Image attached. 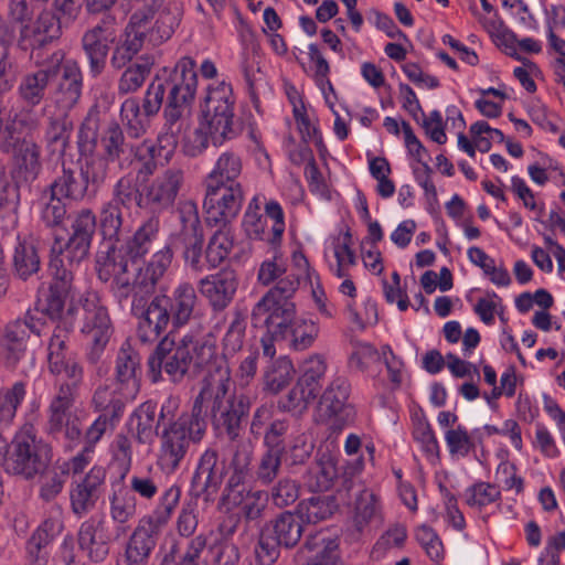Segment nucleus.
Listing matches in <instances>:
<instances>
[{
    "label": "nucleus",
    "instance_id": "f257e3e1",
    "mask_svg": "<svg viewBox=\"0 0 565 565\" xmlns=\"http://www.w3.org/2000/svg\"><path fill=\"white\" fill-rule=\"evenodd\" d=\"M105 249L96 255L98 278L108 282L138 268L158 239L161 222L157 214L145 217L135 230L132 212L103 203L98 214Z\"/></svg>",
    "mask_w": 565,
    "mask_h": 565
},
{
    "label": "nucleus",
    "instance_id": "f03ea898",
    "mask_svg": "<svg viewBox=\"0 0 565 565\" xmlns=\"http://www.w3.org/2000/svg\"><path fill=\"white\" fill-rule=\"evenodd\" d=\"M172 259L171 248L162 247L142 267L110 280L111 295L120 307L131 298L130 313L137 319L136 334L143 344L154 343L171 323L166 295L152 296Z\"/></svg>",
    "mask_w": 565,
    "mask_h": 565
},
{
    "label": "nucleus",
    "instance_id": "7ed1b4c3",
    "mask_svg": "<svg viewBox=\"0 0 565 565\" xmlns=\"http://www.w3.org/2000/svg\"><path fill=\"white\" fill-rule=\"evenodd\" d=\"M232 381L230 369L217 367V377H212L193 401L192 414L207 423L210 417L213 429L218 435H225L231 441L241 437L244 424L248 417L252 401L244 393L231 391Z\"/></svg>",
    "mask_w": 565,
    "mask_h": 565
},
{
    "label": "nucleus",
    "instance_id": "20e7f679",
    "mask_svg": "<svg viewBox=\"0 0 565 565\" xmlns=\"http://www.w3.org/2000/svg\"><path fill=\"white\" fill-rule=\"evenodd\" d=\"M257 281L271 287L255 303L252 323L254 327H268L273 333L282 334L285 323L296 316L292 298L298 290V279L289 275L286 259L275 250L271 257L262 262Z\"/></svg>",
    "mask_w": 565,
    "mask_h": 565
},
{
    "label": "nucleus",
    "instance_id": "39448f33",
    "mask_svg": "<svg viewBox=\"0 0 565 565\" xmlns=\"http://www.w3.org/2000/svg\"><path fill=\"white\" fill-rule=\"evenodd\" d=\"M216 355L212 338H196L184 334L175 343L169 335L163 337L148 359L150 373L160 375L163 371L173 383L182 382L186 376H195Z\"/></svg>",
    "mask_w": 565,
    "mask_h": 565
},
{
    "label": "nucleus",
    "instance_id": "423d86ee",
    "mask_svg": "<svg viewBox=\"0 0 565 565\" xmlns=\"http://www.w3.org/2000/svg\"><path fill=\"white\" fill-rule=\"evenodd\" d=\"M177 407L178 403L173 398H168L160 409V419L171 417L162 424L158 433L157 466L168 475L174 473L181 467L190 447L200 444L207 429V423L198 418V414H192L191 411L173 418Z\"/></svg>",
    "mask_w": 565,
    "mask_h": 565
},
{
    "label": "nucleus",
    "instance_id": "0eeeda50",
    "mask_svg": "<svg viewBox=\"0 0 565 565\" xmlns=\"http://www.w3.org/2000/svg\"><path fill=\"white\" fill-rule=\"evenodd\" d=\"M181 498V488L173 483L162 491L156 508L142 516L130 531L125 544L126 565H148L162 529L171 520Z\"/></svg>",
    "mask_w": 565,
    "mask_h": 565
},
{
    "label": "nucleus",
    "instance_id": "6e6552de",
    "mask_svg": "<svg viewBox=\"0 0 565 565\" xmlns=\"http://www.w3.org/2000/svg\"><path fill=\"white\" fill-rule=\"evenodd\" d=\"M68 307H74V320L79 318V333L84 341L85 359L96 365L97 374L106 373L99 362L114 334V324L108 308L96 294H86L77 302L71 301Z\"/></svg>",
    "mask_w": 565,
    "mask_h": 565
},
{
    "label": "nucleus",
    "instance_id": "1a4fd4ad",
    "mask_svg": "<svg viewBox=\"0 0 565 565\" xmlns=\"http://www.w3.org/2000/svg\"><path fill=\"white\" fill-rule=\"evenodd\" d=\"M52 456L51 445L36 435L32 423H25L11 440L7 473L33 480L46 471Z\"/></svg>",
    "mask_w": 565,
    "mask_h": 565
},
{
    "label": "nucleus",
    "instance_id": "9d476101",
    "mask_svg": "<svg viewBox=\"0 0 565 565\" xmlns=\"http://www.w3.org/2000/svg\"><path fill=\"white\" fill-rule=\"evenodd\" d=\"M177 11H167L154 22L153 29L146 30L128 22L122 38L113 50L110 66L117 71L126 67L141 51L145 42L157 46L168 41L173 35V25L177 23Z\"/></svg>",
    "mask_w": 565,
    "mask_h": 565
},
{
    "label": "nucleus",
    "instance_id": "9b49d317",
    "mask_svg": "<svg viewBox=\"0 0 565 565\" xmlns=\"http://www.w3.org/2000/svg\"><path fill=\"white\" fill-rule=\"evenodd\" d=\"M285 90L292 106V115L301 137V143L290 151L289 158L292 163L305 166V177L309 182V189L316 194L318 193V167L313 150L309 147V143L318 148V128L316 124L311 121L298 89L292 85H286Z\"/></svg>",
    "mask_w": 565,
    "mask_h": 565
},
{
    "label": "nucleus",
    "instance_id": "f8f14e48",
    "mask_svg": "<svg viewBox=\"0 0 565 565\" xmlns=\"http://www.w3.org/2000/svg\"><path fill=\"white\" fill-rule=\"evenodd\" d=\"M350 384L345 377H337L320 396V405H324L326 443L327 447L338 450V437L343 429L354 423L355 409L348 402Z\"/></svg>",
    "mask_w": 565,
    "mask_h": 565
},
{
    "label": "nucleus",
    "instance_id": "ddd939ff",
    "mask_svg": "<svg viewBox=\"0 0 565 565\" xmlns=\"http://www.w3.org/2000/svg\"><path fill=\"white\" fill-rule=\"evenodd\" d=\"M167 89L162 83V76L157 75L146 89L142 106L137 98H126L120 106V119L130 138L138 139L142 137L149 122L148 117L159 113L162 107Z\"/></svg>",
    "mask_w": 565,
    "mask_h": 565
},
{
    "label": "nucleus",
    "instance_id": "4468645a",
    "mask_svg": "<svg viewBox=\"0 0 565 565\" xmlns=\"http://www.w3.org/2000/svg\"><path fill=\"white\" fill-rule=\"evenodd\" d=\"M318 523V497L312 495L299 502L297 515L285 511L266 524L264 529L285 548H292L299 542L307 525Z\"/></svg>",
    "mask_w": 565,
    "mask_h": 565
},
{
    "label": "nucleus",
    "instance_id": "2eb2a0df",
    "mask_svg": "<svg viewBox=\"0 0 565 565\" xmlns=\"http://www.w3.org/2000/svg\"><path fill=\"white\" fill-rule=\"evenodd\" d=\"M203 209L210 226H225L239 214L244 202L242 183H204Z\"/></svg>",
    "mask_w": 565,
    "mask_h": 565
},
{
    "label": "nucleus",
    "instance_id": "dca6fc26",
    "mask_svg": "<svg viewBox=\"0 0 565 565\" xmlns=\"http://www.w3.org/2000/svg\"><path fill=\"white\" fill-rule=\"evenodd\" d=\"M226 473L230 475L228 465L220 457L218 450L206 448L200 455L193 471L190 494L193 498H203L205 502H213Z\"/></svg>",
    "mask_w": 565,
    "mask_h": 565
},
{
    "label": "nucleus",
    "instance_id": "f3484780",
    "mask_svg": "<svg viewBox=\"0 0 565 565\" xmlns=\"http://www.w3.org/2000/svg\"><path fill=\"white\" fill-rule=\"evenodd\" d=\"M328 454H323L320 458V492L330 491L334 488V492L320 495V520L332 516L339 511L340 505L349 500V491L351 481L348 478L339 479L338 458L339 449L332 450L327 447Z\"/></svg>",
    "mask_w": 565,
    "mask_h": 565
},
{
    "label": "nucleus",
    "instance_id": "a211bd4d",
    "mask_svg": "<svg viewBox=\"0 0 565 565\" xmlns=\"http://www.w3.org/2000/svg\"><path fill=\"white\" fill-rule=\"evenodd\" d=\"M253 447L249 443H239L235 447L228 463L230 476L223 489L220 504L230 511L244 502L253 490H247L246 481L250 476Z\"/></svg>",
    "mask_w": 565,
    "mask_h": 565
},
{
    "label": "nucleus",
    "instance_id": "6ab92c4d",
    "mask_svg": "<svg viewBox=\"0 0 565 565\" xmlns=\"http://www.w3.org/2000/svg\"><path fill=\"white\" fill-rule=\"evenodd\" d=\"M233 238L228 233L216 231L204 249V235L190 249L182 253L185 267L194 273H204L217 268L230 255Z\"/></svg>",
    "mask_w": 565,
    "mask_h": 565
},
{
    "label": "nucleus",
    "instance_id": "aec40b11",
    "mask_svg": "<svg viewBox=\"0 0 565 565\" xmlns=\"http://www.w3.org/2000/svg\"><path fill=\"white\" fill-rule=\"evenodd\" d=\"M106 476V468L95 465L84 477L71 482L68 494L73 514L81 519L95 509L105 492Z\"/></svg>",
    "mask_w": 565,
    "mask_h": 565
},
{
    "label": "nucleus",
    "instance_id": "412c9836",
    "mask_svg": "<svg viewBox=\"0 0 565 565\" xmlns=\"http://www.w3.org/2000/svg\"><path fill=\"white\" fill-rule=\"evenodd\" d=\"M81 0H54L53 11L44 10L38 17V26L31 31L35 43L47 45L58 40L62 35V28L70 25L79 14ZM25 32H30L29 29Z\"/></svg>",
    "mask_w": 565,
    "mask_h": 565
},
{
    "label": "nucleus",
    "instance_id": "4be33fe9",
    "mask_svg": "<svg viewBox=\"0 0 565 565\" xmlns=\"http://www.w3.org/2000/svg\"><path fill=\"white\" fill-rule=\"evenodd\" d=\"M236 98L232 84L225 79L211 83L206 87L203 99V118L217 131L222 127L236 128L234 124V106Z\"/></svg>",
    "mask_w": 565,
    "mask_h": 565
},
{
    "label": "nucleus",
    "instance_id": "5701e85b",
    "mask_svg": "<svg viewBox=\"0 0 565 565\" xmlns=\"http://www.w3.org/2000/svg\"><path fill=\"white\" fill-rule=\"evenodd\" d=\"M184 184V172L180 168L170 167L157 174L143 186L146 206L153 213L171 209Z\"/></svg>",
    "mask_w": 565,
    "mask_h": 565
},
{
    "label": "nucleus",
    "instance_id": "b1692460",
    "mask_svg": "<svg viewBox=\"0 0 565 565\" xmlns=\"http://www.w3.org/2000/svg\"><path fill=\"white\" fill-rule=\"evenodd\" d=\"M113 531L104 516L92 515L81 523L77 531V544L87 559L95 564L104 563L109 556Z\"/></svg>",
    "mask_w": 565,
    "mask_h": 565
},
{
    "label": "nucleus",
    "instance_id": "393cba45",
    "mask_svg": "<svg viewBox=\"0 0 565 565\" xmlns=\"http://www.w3.org/2000/svg\"><path fill=\"white\" fill-rule=\"evenodd\" d=\"M96 226L97 217L90 209H82L71 216L68 239L62 242L70 264H81L88 256Z\"/></svg>",
    "mask_w": 565,
    "mask_h": 565
},
{
    "label": "nucleus",
    "instance_id": "a878e982",
    "mask_svg": "<svg viewBox=\"0 0 565 565\" xmlns=\"http://www.w3.org/2000/svg\"><path fill=\"white\" fill-rule=\"evenodd\" d=\"M116 39V32L110 22L105 20L84 32L81 43L88 61V74L98 77L106 67L110 44Z\"/></svg>",
    "mask_w": 565,
    "mask_h": 565
},
{
    "label": "nucleus",
    "instance_id": "bb28decb",
    "mask_svg": "<svg viewBox=\"0 0 565 565\" xmlns=\"http://www.w3.org/2000/svg\"><path fill=\"white\" fill-rule=\"evenodd\" d=\"M162 83L168 92V99L192 105L198 90V68L191 56H182L173 68L163 70Z\"/></svg>",
    "mask_w": 565,
    "mask_h": 565
},
{
    "label": "nucleus",
    "instance_id": "cd10ccee",
    "mask_svg": "<svg viewBox=\"0 0 565 565\" xmlns=\"http://www.w3.org/2000/svg\"><path fill=\"white\" fill-rule=\"evenodd\" d=\"M312 354L301 366V374L288 393L285 401L279 402L282 411L294 414H302L310 404H316L318 397V360Z\"/></svg>",
    "mask_w": 565,
    "mask_h": 565
},
{
    "label": "nucleus",
    "instance_id": "c85d7f7f",
    "mask_svg": "<svg viewBox=\"0 0 565 565\" xmlns=\"http://www.w3.org/2000/svg\"><path fill=\"white\" fill-rule=\"evenodd\" d=\"M177 224L170 234V244L164 247L181 249V253L190 249L198 243L203 234L199 207L193 200L179 202L177 211Z\"/></svg>",
    "mask_w": 565,
    "mask_h": 565
},
{
    "label": "nucleus",
    "instance_id": "c756f323",
    "mask_svg": "<svg viewBox=\"0 0 565 565\" xmlns=\"http://www.w3.org/2000/svg\"><path fill=\"white\" fill-rule=\"evenodd\" d=\"M61 75L51 94V102L62 114H68L79 102L83 93V72L75 60L60 63Z\"/></svg>",
    "mask_w": 565,
    "mask_h": 565
},
{
    "label": "nucleus",
    "instance_id": "7c9ffc66",
    "mask_svg": "<svg viewBox=\"0 0 565 565\" xmlns=\"http://www.w3.org/2000/svg\"><path fill=\"white\" fill-rule=\"evenodd\" d=\"M64 60L62 51L52 54L50 64L42 65L34 72L26 73L20 81L18 94L20 99L30 107L39 106L45 98L50 82L60 72V63Z\"/></svg>",
    "mask_w": 565,
    "mask_h": 565
},
{
    "label": "nucleus",
    "instance_id": "2f4dec72",
    "mask_svg": "<svg viewBox=\"0 0 565 565\" xmlns=\"http://www.w3.org/2000/svg\"><path fill=\"white\" fill-rule=\"evenodd\" d=\"M237 288L238 278L232 269H222L207 275L198 282L200 294L214 312H221L232 303Z\"/></svg>",
    "mask_w": 565,
    "mask_h": 565
},
{
    "label": "nucleus",
    "instance_id": "473e14b6",
    "mask_svg": "<svg viewBox=\"0 0 565 565\" xmlns=\"http://www.w3.org/2000/svg\"><path fill=\"white\" fill-rule=\"evenodd\" d=\"M109 500V518L114 523L113 539L118 542L128 536L131 521L137 515V498L124 483H113Z\"/></svg>",
    "mask_w": 565,
    "mask_h": 565
},
{
    "label": "nucleus",
    "instance_id": "72a5a7b5",
    "mask_svg": "<svg viewBox=\"0 0 565 565\" xmlns=\"http://www.w3.org/2000/svg\"><path fill=\"white\" fill-rule=\"evenodd\" d=\"M140 358L129 342H124L116 356L115 379L116 385L122 388V395L127 398H136L140 380Z\"/></svg>",
    "mask_w": 565,
    "mask_h": 565
},
{
    "label": "nucleus",
    "instance_id": "f704fd0d",
    "mask_svg": "<svg viewBox=\"0 0 565 565\" xmlns=\"http://www.w3.org/2000/svg\"><path fill=\"white\" fill-rule=\"evenodd\" d=\"M24 323L11 320L0 330V356L8 366H15L26 354L29 332Z\"/></svg>",
    "mask_w": 565,
    "mask_h": 565
},
{
    "label": "nucleus",
    "instance_id": "c9c22d12",
    "mask_svg": "<svg viewBox=\"0 0 565 565\" xmlns=\"http://www.w3.org/2000/svg\"><path fill=\"white\" fill-rule=\"evenodd\" d=\"M166 308L169 310L173 328L188 324L199 302L193 285L188 281L180 282L174 287L171 296L166 295Z\"/></svg>",
    "mask_w": 565,
    "mask_h": 565
},
{
    "label": "nucleus",
    "instance_id": "e433bc0d",
    "mask_svg": "<svg viewBox=\"0 0 565 565\" xmlns=\"http://www.w3.org/2000/svg\"><path fill=\"white\" fill-rule=\"evenodd\" d=\"M33 11L29 7L28 0H9L8 2V20L10 23L19 25L18 46L22 51L41 50L45 47L46 43H35L36 38H32V32L38 26V19L33 22Z\"/></svg>",
    "mask_w": 565,
    "mask_h": 565
},
{
    "label": "nucleus",
    "instance_id": "4c0bfd02",
    "mask_svg": "<svg viewBox=\"0 0 565 565\" xmlns=\"http://www.w3.org/2000/svg\"><path fill=\"white\" fill-rule=\"evenodd\" d=\"M238 136L237 128L222 127L217 131L210 125V119L203 118L194 131L188 137L185 142V153L190 157H196L207 149L210 142L213 146H222L225 141L232 140Z\"/></svg>",
    "mask_w": 565,
    "mask_h": 565
},
{
    "label": "nucleus",
    "instance_id": "58836bf2",
    "mask_svg": "<svg viewBox=\"0 0 565 565\" xmlns=\"http://www.w3.org/2000/svg\"><path fill=\"white\" fill-rule=\"evenodd\" d=\"M131 2L135 11L130 15L129 22L132 23V25L145 28L146 30L153 29L154 22L167 11L178 12V20L173 25V32L181 22L182 9L175 2H169L167 0H131Z\"/></svg>",
    "mask_w": 565,
    "mask_h": 565
},
{
    "label": "nucleus",
    "instance_id": "ea45409f",
    "mask_svg": "<svg viewBox=\"0 0 565 565\" xmlns=\"http://www.w3.org/2000/svg\"><path fill=\"white\" fill-rule=\"evenodd\" d=\"M157 405L147 401L140 404L129 416L127 426L135 440L140 445L151 444L158 436L160 419L156 420Z\"/></svg>",
    "mask_w": 565,
    "mask_h": 565
},
{
    "label": "nucleus",
    "instance_id": "a19ab883",
    "mask_svg": "<svg viewBox=\"0 0 565 565\" xmlns=\"http://www.w3.org/2000/svg\"><path fill=\"white\" fill-rule=\"evenodd\" d=\"M76 393L71 392L66 385H57L56 393L51 398L46 409L45 430L51 436L62 434L66 420L70 417L71 408L75 402Z\"/></svg>",
    "mask_w": 565,
    "mask_h": 565
},
{
    "label": "nucleus",
    "instance_id": "79ce46f5",
    "mask_svg": "<svg viewBox=\"0 0 565 565\" xmlns=\"http://www.w3.org/2000/svg\"><path fill=\"white\" fill-rule=\"evenodd\" d=\"M40 153V147L32 140L22 142L12 154L11 178L25 182L34 181L42 169Z\"/></svg>",
    "mask_w": 565,
    "mask_h": 565
},
{
    "label": "nucleus",
    "instance_id": "37998d69",
    "mask_svg": "<svg viewBox=\"0 0 565 565\" xmlns=\"http://www.w3.org/2000/svg\"><path fill=\"white\" fill-rule=\"evenodd\" d=\"M49 192L63 200L75 202L82 201L86 196L90 198V190L81 172L66 168L64 163L62 173L50 184Z\"/></svg>",
    "mask_w": 565,
    "mask_h": 565
},
{
    "label": "nucleus",
    "instance_id": "c03bdc74",
    "mask_svg": "<svg viewBox=\"0 0 565 565\" xmlns=\"http://www.w3.org/2000/svg\"><path fill=\"white\" fill-rule=\"evenodd\" d=\"M51 253L50 273L52 281L49 287L58 290V292L64 291L71 294L73 289L74 269L79 264L68 263V258L64 255L62 239L60 238H55Z\"/></svg>",
    "mask_w": 565,
    "mask_h": 565
},
{
    "label": "nucleus",
    "instance_id": "a18cd8bd",
    "mask_svg": "<svg viewBox=\"0 0 565 565\" xmlns=\"http://www.w3.org/2000/svg\"><path fill=\"white\" fill-rule=\"evenodd\" d=\"M74 307H68L66 317L58 321L53 329L47 344L49 366L57 367L62 360L67 359L68 342L74 330Z\"/></svg>",
    "mask_w": 565,
    "mask_h": 565
},
{
    "label": "nucleus",
    "instance_id": "49530a36",
    "mask_svg": "<svg viewBox=\"0 0 565 565\" xmlns=\"http://www.w3.org/2000/svg\"><path fill=\"white\" fill-rule=\"evenodd\" d=\"M243 159L241 153L234 150H225L215 160L213 168L204 179V183H241Z\"/></svg>",
    "mask_w": 565,
    "mask_h": 565
},
{
    "label": "nucleus",
    "instance_id": "de8ad7c7",
    "mask_svg": "<svg viewBox=\"0 0 565 565\" xmlns=\"http://www.w3.org/2000/svg\"><path fill=\"white\" fill-rule=\"evenodd\" d=\"M105 203L128 211H131L132 204L140 209H147L143 186L140 188L137 178L130 173L117 180L113 186L110 200Z\"/></svg>",
    "mask_w": 565,
    "mask_h": 565
},
{
    "label": "nucleus",
    "instance_id": "09e8293b",
    "mask_svg": "<svg viewBox=\"0 0 565 565\" xmlns=\"http://www.w3.org/2000/svg\"><path fill=\"white\" fill-rule=\"evenodd\" d=\"M285 326L282 334L273 333L270 330L268 332L274 337H282V340H289V345L295 351L307 350L318 335V327L311 320L295 319L294 316Z\"/></svg>",
    "mask_w": 565,
    "mask_h": 565
},
{
    "label": "nucleus",
    "instance_id": "8fccbe9b",
    "mask_svg": "<svg viewBox=\"0 0 565 565\" xmlns=\"http://www.w3.org/2000/svg\"><path fill=\"white\" fill-rule=\"evenodd\" d=\"M28 382L19 380L10 386L0 387V428L12 425L18 408L22 405L28 393Z\"/></svg>",
    "mask_w": 565,
    "mask_h": 565
},
{
    "label": "nucleus",
    "instance_id": "3c124183",
    "mask_svg": "<svg viewBox=\"0 0 565 565\" xmlns=\"http://www.w3.org/2000/svg\"><path fill=\"white\" fill-rule=\"evenodd\" d=\"M192 105L181 104L167 98V104L163 109L164 134L159 137L160 142H166L163 147L174 146L177 143L178 136L181 134L184 124L185 116L189 114Z\"/></svg>",
    "mask_w": 565,
    "mask_h": 565
},
{
    "label": "nucleus",
    "instance_id": "603ef678",
    "mask_svg": "<svg viewBox=\"0 0 565 565\" xmlns=\"http://www.w3.org/2000/svg\"><path fill=\"white\" fill-rule=\"evenodd\" d=\"M41 262L32 243L21 241L18 236L12 255V270L17 277L26 280L40 269Z\"/></svg>",
    "mask_w": 565,
    "mask_h": 565
},
{
    "label": "nucleus",
    "instance_id": "864d4df0",
    "mask_svg": "<svg viewBox=\"0 0 565 565\" xmlns=\"http://www.w3.org/2000/svg\"><path fill=\"white\" fill-rule=\"evenodd\" d=\"M134 398H127L122 395V388H111L107 385L99 386L95 391L92 399V405L99 415L111 416L113 413L121 419L126 403Z\"/></svg>",
    "mask_w": 565,
    "mask_h": 565
},
{
    "label": "nucleus",
    "instance_id": "5fc2aeb1",
    "mask_svg": "<svg viewBox=\"0 0 565 565\" xmlns=\"http://www.w3.org/2000/svg\"><path fill=\"white\" fill-rule=\"evenodd\" d=\"M294 373V364L287 355L269 361L264 371L265 390L271 394H278L289 385Z\"/></svg>",
    "mask_w": 565,
    "mask_h": 565
},
{
    "label": "nucleus",
    "instance_id": "6e6d98bb",
    "mask_svg": "<svg viewBox=\"0 0 565 565\" xmlns=\"http://www.w3.org/2000/svg\"><path fill=\"white\" fill-rule=\"evenodd\" d=\"M152 65L153 58L149 55L139 56L134 63L127 65L118 81V93L126 95L137 92L150 74Z\"/></svg>",
    "mask_w": 565,
    "mask_h": 565
},
{
    "label": "nucleus",
    "instance_id": "4d7b16f0",
    "mask_svg": "<svg viewBox=\"0 0 565 565\" xmlns=\"http://www.w3.org/2000/svg\"><path fill=\"white\" fill-rule=\"evenodd\" d=\"M81 159V175H83L90 190V198H95L107 178L110 161L100 153L86 156Z\"/></svg>",
    "mask_w": 565,
    "mask_h": 565
},
{
    "label": "nucleus",
    "instance_id": "13d9d810",
    "mask_svg": "<svg viewBox=\"0 0 565 565\" xmlns=\"http://www.w3.org/2000/svg\"><path fill=\"white\" fill-rule=\"evenodd\" d=\"M102 156L114 162L132 152V146L126 141L124 131L117 122H111L100 137Z\"/></svg>",
    "mask_w": 565,
    "mask_h": 565
},
{
    "label": "nucleus",
    "instance_id": "bf43d9fd",
    "mask_svg": "<svg viewBox=\"0 0 565 565\" xmlns=\"http://www.w3.org/2000/svg\"><path fill=\"white\" fill-rule=\"evenodd\" d=\"M72 124L67 120V114L60 113L58 116L49 118L45 130V140L53 152L64 154L70 143Z\"/></svg>",
    "mask_w": 565,
    "mask_h": 565
},
{
    "label": "nucleus",
    "instance_id": "052dcab7",
    "mask_svg": "<svg viewBox=\"0 0 565 565\" xmlns=\"http://www.w3.org/2000/svg\"><path fill=\"white\" fill-rule=\"evenodd\" d=\"M99 121L97 109L89 108L77 134V148L81 158L95 154Z\"/></svg>",
    "mask_w": 565,
    "mask_h": 565
},
{
    "label": "nucleus",
    "instance_id": "680f3d73",
    "mask_svg": "<svg viewBox=\"0 0 565 565\" xmlns=\"http://www.w3.org/2000/svg\"><path fill=\"white\" fill-rule=\"evenodd\" d=\"M245 331L246 315L241 310H235L223 337V355L225 358L235 355L243 348Z\"/></svg>",
    "mask_w": 565,
    "mask_h": 565
},
{
    "label": "nucleus",
    "instance_id": "e2e57ef3",
    "mask_svg": "<svg viewBox=\"0 0 565 565\" xmlns=\"http://www.w3.org/2000/svg\"><path fill=\"white\" fill-rule=\"evenodd\" d=\"M162 487V476L160 472L150 471L149 473H139L130 477L128 490L146 501H152Z\"/></svg>",
    "mask_w": 565,
    "mask_h": 565
},
{
    "label": "nucleus",
    "instance_id": "0e129e2a",
    "mask_svg": "<svg viewBox=\"0 0 565 565\" xmlns=\"http://www.w3.org/2000/svg\"><path fill=\"white\" fill-rule=\"evenodd\" d=\"M285 451L265 448L256 466V479L263 486L270 484L279 475Z\"/></svg>",
    "mask_w": 565,
    "mask_h": 565
},
{
    "label": "nucleus",
    "instance_id": "69168bd1",
    "mask_svg": "<svg viewBox=\"0 0 565 565\" xmlns=\"http://www.w3.org/2000/svg\"><path fill=\"white\" fill-rule=\"evenodd\" d=\"M352 352L349 356V367L358 372H366L370 365L374 362L381 361V355L377 349L369 343L362 341H352Z\"/></svg>",
    "mask_w": 565,
    "mask_h": 565
},
{
    "label": "nucleus",
    "instance_id": "338daca9",
    "mask_svg": "<svg viewBox=\"0 0 565 565\" xmlns=\"http://www.w3.org/2000/svg\"><path fill=\"white\" fill-rule=\"evenodd\" d=\"M70 295L64 291L58 292V290L49 287L45 297L43 299L39 298L35 305L47 316V319L57 323L66 317L64 308Z\"/></svg>",
    "mask_w": 565,
    "mask_h": 565
},
{
    "label": "nucleus",
    "instance_id": "774afa93",
    "mask_svg": "<svg viewBox=\"0 0 565 565\" xmlns=\"http://www.w3.org/2000/svg\"><path fill=\"white\" fill-rule=\"evenodd\" d=\"M281 545L264 527L255 545V561L257 565H274L279 556Z\"/></svg>",
    "mask_w": 565,
    "mask_h": 565
}]
</instances>
